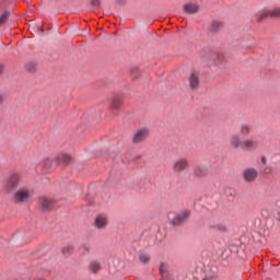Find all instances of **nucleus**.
Segmentation results:
<instances>
[{
  "label": "nucleus",
  "instance_id": "obj_19",
  "mask_svg": "<svg viewBox=\"0 0 280 280\" xmlns=\"http://www.w3.org/2000/svg\"><path fill=\"white\" fill-rule=\"evenodd\" d=\"M269 12L271 14V19H280V7H276Z\"/></svg>",
  "mask_w": 280,
  "mask_h": 280
},
{
  "label": "nucleus",
  "instance_id": "obj_20",
  "mask_svg": "<svg viewBox=\"0 0 280 280\" xmlns=\"http://www.w3.org/2000/svg\"><path fill=\"white\" fill-rule=\"evenodd\" d=\"M222 27V23L219 21H213L210 26V32H218Z\"/></svg>",
  "mask_w": 280,
  "mask_h": 280
},
{
  "label": "nucleus",
  "instance_id": "obj_14",
  "mask_svg": "<svg viewBox=\"0 0 280 280\" xmlns=\"http://www.w3.org/2000/svg\"><path fill=\"white\" fill-rule=\"evenodd\" d=\"M238 132L242 137H249L250 132H253V126L244 122L240 126Z\"/></svg>",
  "mask_w": 280,
  "mask_h": 280
},
{
  "label": "nucleus",
  "instance_id": "obj_2",
  "mask_svg": "<svg viewBox=\"0 0 280 280\" xmlns=\"http://www.w3.org/2000/svg\"><path fill=\"white\" fill-rule=\"evenodd\" d=\"M259 176V172L255 167H247L242 173L244 183H255Z\"/></svg>",
  "mask_w": 280,
  "mask_h": 280
},
{
  "label": "nucleus",
  "instance_id": "obj_21",
  "mask_svg": "<svg viewBox=\"0 0 280 280\" xmlns=\"http://www.w3.org/2000/svg\"><path fill=\"white\" fill-rule=\"evenodd\" d=\"M268 16L271 18L270 11H265V12L260 13L257 18L258 23H261V21H264L265 19H268Z\"/></svg>",
  "mask_w": 280,
  "mask_h": 280
},
{
  "label": "nucleus",
  "instance_id": "obj_26",
  "mask_svg": "<svg viewBox=\"0 0 280 280\" xmlns=\"http://www.w3.org/2000/svg\"><path fill=\"white\" fill-rule=\"evenodd\" d=\"M61 161H62V163H65L67 165L68 163L71 162V156L68 154H65L61 156Z\"/></svg>",
  "mask_w": 280,
  "mask_h": 280
},
{
  "label": "nucleus",
  "instance_id": "obj_7",
  "mask_svg": "<svg viewBox=\"0 0 280 280\" xmlns=\"http://www.w3.org/2000/svg\"><path fill=\"white\" fill-rule=\"evenodd\" d=\"M148 137H150V131L148 129L145 128L139 129L138 131H136V133L132 137V143H136V144L143 143V141H145Z\"/></svg>",
  "mask_w": 280,
  "mask_h": 280
},
{
  "label": "nucleus",
  "instance_id": "obj_25",
  "mask_svg": "<svg viewBox=\"0 0 280 280\" xmlns=\"http://www.w3.org/2000/svg\"><path fill=\"white\" fill-rule=\"evenodd\" d=\"M62 253L63 255H71V253H73V247L71 245H68L62 248Z\"/></svg>",
  "mask_w": 280,
  "mask_h": 280
},
{
  "label": "nucleus",
  "instance_id": "obj_10",
  "mask_svg": "<svg viewBox=\"0 0 280 280\" xmlns=\"http://www.w3.org/2000/svg\"><path fill=\"white\" fill-rule=\"evenodd\" d=\"M194 174L197 178H207V176H209V167L199 165L194 170Z\"/></svg>",
  "mask_w": 280,
  "mask_h": 280
},
{
  "label": "nucleus",
  "instance_id": "obj_1",
  "mask_svg": "<svg viewBox=\"0 0 280 280\" xmlns=\"http://www.w3.org/2000/svg\"><path fill=\"white\" fill-rule=\"evenodd\" d=\"M189 170V160L187 158H180L173 164L174 174H185Z\"/></svg>",
  "mask_w": 280,
  "mask_h": 280
},
{
  "label": "nucleus",
  "instance_id": "obj_9",
  "mask_svg": "<svg viewBox=\"0 0 280 280\" xmlns=\"http://www.w3.org/2000/svg\"><path fill=\"white\" fill-rule=\"evenodd\" d=\"M94 226L95 229H98V230L106 229L108 226V218L102 214L97 215L94 221Z\"/></svg>",
  "mask_w": 280,
  "mask_h": 280
},
{
  "label": "nucleus",
  "instance_id": "obj_27",
  "mask_svg": "<svg viewBox=\"0 0 280 280\" xmlns=\"http://www.w3.org/2000/svg\"><path fill=\"white\" fill-rule=\"evenodd\" d=\"M91 4H92L94 8H100V0H92V1H91Z\"/></svg>",
  "mask_w": 280,
  "mask_h": 280
},
{
  "label": "nucleus",
  "instance_id": "obj_3",
  "mask_svg": "<svg viewBox=\"0 0 280 280\" xmlns=\"http://www.w3.org/2000/svg\"><path fill=\"white\" fill-rule=\"evenodd\" d=\"M190 217H191V211L190 210H183L182 212L177 213L171 220V224H173L174 226H179V224H183L184 222H187Z\"/></svg>",
  "mask_w": 280,
  "mask_h": 280
},
{
  "label": "nucleus",
  "instance_id": "obj_17",
  "mask_svg": "<svg viewBox=\"0 0 280 280\" xmlns=\"http://www.w3.org/2000/svg\"><path fill=\"white\" fill-rule=\"evenodd\" d=\"M51 205H54V201L51 199H47V198L40 199L42 211H49V209H51Z\"/></svg>",
  "mask_w": 280,
  "mask_h": 280
},
{
  "label": "nucleus",
  "instance_id": "obj_12",
  "mask_svg": "<svg viewBox=\"0 0 280 280\" xmlns=\"http://www.w3.org/2000/svg\"><path fill=\"white\" fill-rule=\"evenodd\" d=\"M188 82L192 91H198V86H200V80L198 79V74L196 72L190 73Z\"/></svg>",
  "mask_w": 280,
  "mask_h": 280
},
{
  "label": "nucleus",
  "instance_id": "obj_11",
  "mask_svg": "<svg viewBox=\"0 0 280 280\" xmlns=\"http://www.w3.org/2000/svg\"><path fill=\"white\" fill-rule=\"evenodd\" d=\"M19 180H21V177H19L18 174L12 175L5 185V188L8 189V191L12 190V189H16V187L19 186Z\"/></svg>",
  "mask_w": 280,
  "mask_h": 280
},
{
  "label": "nucleus",
  "instance_id": "obj_16",
  "mask_svg": "<svg viewBox=\"0 0 280 280\" xmlns=\"http://www.w3.org/2000/svg\"><path fill=\"white\" fill-rule=\"evenodd\" d=\"M89 269L93 275H97L102 270V264H100L97 260H93L90 262Z\"/></svg>",
  "mask_w": 280,
  "mask_h": 280
},
{
  "label": "nucleus",
  "instance_id": "obj_15",
  "mask_svg": "<svg viewBox=\"0 0 280 280\" xmlns=\"http://www.w3.org/2000/svg\"><path fill=\"white\" fill-rule=\"evenodd\" d=\"M200 8L197 4L188 3L184 5V12L186 14H198Z\"/></svg>",
  "mask_w": 280,
  "mask_h": 280
},
{
  "label": "nucleus",
  "instance_id": "obj_6",
  "mask_svg": "<svg viewBox=\"0 0 280 280\" xmlns=\"http://www.w3.org/2000/svg\"><path fill=\"white\" fill-rule=\"evenodd\" d=\"M58 165H60V159L57 160H43L38 167H42L44 170V172H51L55 167H58Z\"/></svg>",
  "mask_w": 280,
  "mask_h": 280
},
{
  "label": "nucleus",
  "instance_id": "obj_13",
  "mask_svg": "<svg viewBox=\"0 0 280 280\" xmlns=\"http://www.w3.org/2000/svg\"><path fill=\"white\" fill-rule=\"evenodd\" d=\"M241 45L244 49H250L255 45V37L253 35H246Z\"/></svg>",
  "mask_w": 280,
  "mask_h": 280
},
{
  "label": "nucleus",
  "instance_id": "obj_28",
  "mask_svg": "<svg viewBox=\"0 0 280 280\" xmlns=\"http://www.w3.org/2000/svg\"><path fill=\"white\" fill-rule=\"evenodd\" d=\"M261 163H262V165H266V163H268V160L265 156H262L261 158Z\"/></svg>",
  "mask_w": 280,
  "mask_h": 280
},
{
  "label": "nucleus",
  "instance_id": "obj_4",
  "mask_svg": "<svg viewBox=\"0 0 280 280\" xmlns=\"http://www.w3.org/2000/svg\"><path fill=\"white\" fill-rule=\"evenodd\" d=\"M32 198V194L27 188H20L14 194V200L15 202H27Z\"/></svg>",
  "mask_w": 280,
  "mask_h": 280
},
{
  "label": "nucleus",
  "instance_id": "obj_18",
  "mask_svg": "<svg viewBox=\"0 0 280 280\" xmlns=\"http://www.w3.org/2000/svg\"><path fill=\"white\" fill-rule=\"evenodd\" d=\"M139 261H141V264H148L150 261V254L140 253L139 254Z\"/></svg>",
  "mask_w": 280,
  "mask_h": 280
},
{
  "label": "nucleus",
  "instance_id": "obj_23",
  "mask_svg": "<svg viewBox=\"0 0 280 280\" xmlns=\"http://www.w3.org/2000/svg\"><path fill=\"white\" fill-rule=\"evenodd\" d=\"M112 108L114 109L121 108V98L119 97L114 98L112 103Z\"/></svg>",
  "mask_w": 280,
  "mask_h": 280
},
{
  "label": "nucleus",
  "instance_id": "obj_24",
  "mask_svg": "<svg viewBox=\"0 0 280 280\" xmlns=\"http://www.w3.org/2000/svg\"><path fill=\"white\" fill-rule=\"evenodd\" d=\"M213 229H214L215 231H220V233H226V231H228V228H226V225H224V224H215V225L213 226Z\"/></svg>",
  "mask_w": 280,
  "mask_h": 280
},
{
  "label": "nucleus",
  "instance_id": "obj_29",
  "mask_svg": "<svg viewBox=\"0 0 280 280\" xmlns=\"http://www.w3.org/2000/svg\"><path fill=\"white\" fill-rule=\"evenodd\" d=\"M3 73V66H0V75Z\"/></svg>",
  "mask_w": 280,
  "mask_h": 280
},
{
  "label": "nucleus",
  "instance_id": "obj_5",
  "mask_svg": "<svg viewBox=\"0 0 280 280\" xmlns=\"http://www.w3.org/2000/svg\"><path fill=\"white\" fill-rule=\"evenodd\" d=\"M259 148V141H256L253 138L243 140L241 150H244L245 152H255Z\"/></svg>",
  "mask_w": 280,
  "mask_h": 280
},
{
  "label": "nucleus",
  "instance_id": "obj_30",
  "mask_svg": "<svg viewBox=\"0 0 280 280\" xmlns=\"http://www.w3.org/2000/svg\"><path fill=\"white\" fill-rule=\"evenodd\" d=\"M1 102H3V96L2 95H0V104H1Z\"/></svg>",
  "mask_w": 280,
  "mask_h": 280
},
{
  "label": "nucleus",
  "instance_id": "obj_8",
  "mask_svg": "<svg viewBox=\"0 0 280 280\" xmlns=\"http://www.w3.org/2000/svg\"><path fill=\"white\" fill-rule=\"evenodd\" d=\"M243 141L244 140H242L237 133H234L229 139L230 148H232V150H240V148L242 149Z\"/></svg>",
  "mask_w": 280,
  "mask_h": 280
},
{
  "label": "nucleus",
  "instance_id": "obj_22",
  "mask_svg": "<svg viewBox=\"0 0 280 280\" xmlns=\"http://www.w3.org/2000/svg\"><path fill=\"white\" fill-rule=\"evenodd\" d=\"M8 19H10V13L8 12L0 15V27L1 25H5V23H8Z\"/></svg>",
  "mask_w": 280,
  "mask_h": 280
}]
</instances>
